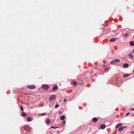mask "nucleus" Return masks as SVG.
I'll return each instance as SVG.
<instances>
[{"label":"nucleus","instance_id":"obj_31","mask_svg":"<svg viewBox=\"0 0 134 134\" xmlns=\"http://www.w3.org/2000/svg\"><path fill=\"white\" fill-rule=\"evenodd\" d=\"M131 116H134V114H131Z\"/></svg>","mask_w":134,"mask_h":134},{"label":"nucleus","instance_id":"obj_28","mask_svg":"<svg viewBox=\"0 0 134 134\" xmlns=\"http://www.w3.org/2000/svg\"><path fill=\"white\" fill-rule=\"evenodd\" d=\"M128 36V35L127 34H126L124 35V36L125 37H127Z\"/></svg>","mask_w":134,"mask_h":134},{"label":"nucleus","instance_id":"obj_27","mask_svg":"<svg viewBox=\"0 0 134 134\" xmlns=\"http://www.w3.org/2000/svg\"><path fill=\"white\" fill-rule=\"evenodd\" d=\"M20 108L22 111H23L24 109H23V108L22 106H20Z\"/></svg>","mask_w":134,"mask_h":134},{"label":"nucleus","instance_id":"obj_11","mask_svg":"<svg viewBox=\"0 0 134 134\" xmlns=\"http://www.w3.org/2000/svg\"><path fill=\"white\" fill-rule=\"evenodd\" d=\"M122 124L121 123H119L116 126V129L118 128L119 127L121 126Z\"/></svg>","mask_w":134,"mask_h":134},{"label":"nucleus","instance_id":"obj_18","mask_svg":"<svg viewBox=\"0 0 134 134\" xmlns=\"http://www.w3.org/2000/svg\"><path fill=\"white\" fill-rule=\"evenodd\" d=\"M116 39L115 38H113L110 40V41L111 42H113L115 41Z\"/></svg>","mask_w":134,"mask_h":134},{"label":"nucleus","instance_id":"obj_7","mask_svg":"<svg viewBox=\"0 0 134 134\" xmlns=\"http://www.w3.org/2000/svg\"><path fill=\"white\" fill-rule=\"evenodd\" d=\"M126 127L125 126H122L118 129V131L120 132L122 131Z\"/></svg>","mask_w":134,"mask_h":134},{"label":"nucleus","instance_id":"obj_21","mask_svg":"<svg viewBox=\"0 0 134 134\" xmlns=\"http://www.w3.org/2000/svg\"><path fill=\"white\" fill-rule=\"evenodd\" d=\"M129 65L127 63H125L123 65V67H128Z\"/></svg>","mask_w":134,"mask_h":134},{"label":"nucleus","instance_id":"obj_10","mask_svg":"<svg viewBox=\"0 0 134 134\" xmlns=\"http://www.w3.org/2000/svg\"><path fill=\"white\" fill-rule=\"evenodd\" d=\"M51 121L49 119H47L46 120L45 122L47 124H49L51 122Z\"/></svg>","mask_w":134,"mask_h":134},{"label":"nucleus","instance_id":"obj_6","mask_svg":"<svg viewBox=\"0 0 134 134\" xmlns=\"http://www.w3.org/2000/svg\"><path fill=\"white\" fill-rule=\"evenodd\" d=\"M27 87L31 89H34L36 88V86L34 85H28Z\"/></svg>","mask_w":134,"mask_h":134},{"label":"nucleus","instance_id":"obj_8","mask_svg":"<svg viewBox=\"0 0 134 134\" xmlns=\"http://www.w3.org/2000/svg\"><path fill=\"white\" fill-rule=\"evenodd\" d=\"M58 88V87L57 86H54L52 89V90L53 91H55L57 90Z\"/></svg>","mask_w":134,"mask_h":134},{"label":"nucleus","instance_id":"obj_34","mask_svg":"<svg viewBox=\"0 0 134 134\" xmlns=\"http://www.w3.org/2000/svg\"><path fill=\"white\" fill-rule=\"evenodd\" d=\"M131 110H132L134 111V108H132L131 109Z\"/></svg>","mask_w":134,"mask_h":134},{"label":"nucleus","instance_id":"obj_19","mask_svg":"<svg viewBox=\"0 0 134 134\" xmlns=\"http://www.w3.org/2000/svg\"><path fill=\"white\" fill-rule=\"evenodd\" d=\"M72 83L74 85V86H76L77 85V84L78 83L77 82L75 81H74L72 82Z\"/></svg>","mask_w":134,"mask_h":134},{"label":"nucleus","instance_id":"obj_2","mask_svg":"<svg viewBox=\"0 0 134 134\" xmlns=\"http://www.w3.org/2000/svg\"><path fill=\"white\" fill-rule=\"evenodd\" d=\"M24 129L27 131H29L30 130V128L28 125H25L24 126Z\"/></svg>","mask_w":134,"mask_h":134},{"label":"nucleus","instance_id":"obj_17","mask_svg":"<svg viewBox=\"0 0 134 134\" xmlns=\"http://www.w3.org/2000/svg\"><path fill=\"white\" fill-rule=\"evenodd\" d=\"M65 118V117L64 115H62L60 117V119L61 120H64Z\"/></svg>","mask_w":134,"mask_h":134},{"label":"nucleus","instance_id":"obj_25","mask_svg":"<svg viewBox=\"0 0 134 134\" xmlns=\"http://www.w3.org/2000/svg\"><path fill=\"white\" fill-rule=\"evenodd\" d=\"M46 113H41L40 114V115L41 116H44L46 115Z\"/></svg>","mask_w":134,"mask_h":134},{"label":"nucleus","instance_id":"obj_15","mask_svg":"<svg viewBox=\"0 0 134 134\" xmlns=\"http://www.w3.org/2000/svg\"><path fill=\"white\" fill-rule=\"evenodd\" d=\"M27 121L28 122H30L32 121L31 118L30 117L28 116L27 118Z\"/></svg>","mask_w":134,"mask_h":134},{"label":"nucleus","instance_id":"obj_22","mask_svg":"<svg viewBox=\"0 0 134 134\" xmlns=\"http://www.w3.org/2000/svg\"><path fill=\"white\" fill-rule=\"evenodd\" d=\"M108 68H105V69H104V70L105 72H107L109 71V70L110 69L109 68L108 69Z\"/></svg>","mask_w":134,"mask_h":134},{"label":"nucleus","instance_id":"obj_26","mask_svg":"<svg viewBox=\"0 0 134 134\" xmlns=\"http://www.w3.org/2000/svg\"><path fill=\"white\" fill-rule=\"evenodd\" d=\"M62 124H63V125H65V121H63L62 122Z\"/></svg>","mask_w":134,"mask_h":134},{"label":"nucleus","instance_id":"obj_29","mask_svg":"<svg viewBox=\"0 0 134 134\" xmlns=\"http://www.w3.org/2000/svg\"><path fill=\"white\" fill-rule=\"evenodd\" d=\"M130 114V113H127L126 114V116H127Z\"/></svg>","mask_w":134,"mask_h":134},{"label":"nucleus","instance_id":"obj_23","mask_svg":"<svg viewBox=\"0 0 134 134\" xmlns=\"http://www.w3.org/2000/svg\"><path fill=\"white\" fill-rule=\"evenodd\" d=\"M57 128H59V127L55 126H52L50 127V129L53 128L54 129H55Z\"/></svg>","mask_w":134,"mask_h":134},{"label":"nucleus","instance_id":"obj_4","mask_svg":"<svg viewBox=\"0 0 134 134\" xmlns=\"http://www.w3.org/2000/svg\"><path fill=\"white\" fill-rule=\"evenodd\" d=\"M77 83L79 85H81L83 83V82L82 79H80L78 81Z\"/></svg>","mask_w":134,"mask_h":134},{"label":"nucleus","instance_id":"obj_24","mask_svg":"<svg viewBox=\"0 0 134 134\" xmlns=\"http://www.w3.org/2000/svg\"><path fill=\"white\" fill-rule=\"evenodd\" d=\"M59 106V105L58 104L55 105V108H58Z\"/></svg>","mask_w":134,"mask_h":134},{"label":"nucleus","instance_id":"obj_32","mask_svg":"<svg viewBox=\"0 0 134 134\" xmlns=\"http://www.w3.org/2000/svg\"><path fill=\"white\" fill-rule=\"evenodd\" d=\"M62 113V112L61 111H60L58 112V114H61Z\"/></svg>","mask_w":134,"mask_h":134},{"label":"nucleus","instance_id":"obj_1","mask_svg":"<svg viewBox=\"0 0 134 134\" xmlns=\"http://www.w3.org/2000/svg\"><path fill=\"white\" fill-rule=\"evenodd\" d=\"M42 88L45 90H48L49 87V86L47 84H43L42 85Z\"/></svg>","mask_w":134,"mask_h":134},{"label":"nucleus","instance_id":"obj_13","mask_svg":"<svg viewBox=\"0 0 134 134\" xmlns=\"http://www.w3.org/2000/svg\"><path fill=\"white\" fill-rule=\"evenodd\" d=\"M98 120V119L97 118H94L92 119V121L94 122H96Z\"/></svg>","mask_w":134,"mask_h":134},{"label":"nucleus","instance_id":"obj_5","mask_svg":"<svg viewBox=\"0 0 134 134\" xmlns=\"http://www.w3.org/2000/svg\"><path fill=\"white\" fill-rule=\"evenodd\" d=\"M56 98V96L55 95H53L50 96L49 97V100L51 101L52 100Z\"/></svg>","mask_w":134,"mask_h":134},{"label":"nucleus","instance_id":"obj_14","mask_svg":"<svg viewBox=\"0 0 134 134\" xmlns=\"http://www.w3.org/2000/svg\"><path fill=\"white\" fill-rule=\"evenodd\" d=\"M26 114H27L26 113L24 112H22L21 114V116L23 117H24L26 116Z\"/></svg>","mask_w":134,"mask_h":134},{"label":"nucleus","instance_id":"obj_9","mask_svg":"<svg viewBox=\"0 0 134 134\" xmlns=\"http://www.w3.org/2000/svg\"><path fill=\"white\" fill-rule=\"evenodd\" d=\"M100 127L101 129H104L105 127V125L104 124H102L100 125Z\"/></svg>","mask_w":134,"mask_h":134},{"label":"nucleus","instance_id":"obj_35","mask_svg":"<svg viewBox=\"0 0 134 134\" xmlns=\"http://www.w3.org/2000/svg\"><path fill=\"white\" fill-rule=\"evenodd\" d=\"M105 25V26H107L108 25V24H106Z\"/></svg>","mask_w":134,"mask_h":134},{"label":"nucleus","instance_id":"obj_20","mask_svg":"<svg viewBox=\"0 0 134 134\" xmlns=\"http://www.w3.org/2000/svg\"><path fill=\"white\" fill-rule=\"evenodd\" d=\"M130 75V74H124L123 75V76L126 77H128Z\"/></svg>","mask_w":134,"mask_h":134},{"label":"nucleus","instance_id":"obj_3","mask_svg":"<svg viewBox=\"0 0 134 134\" xmlns=\"http://www.w3.org/2000/svg\"><path fill=\"white\" fill-rule=\"evenodd\" d=\"M120 62V60L119 59H115L114 60H112L110 62L111 64H113L114 63H116L119 62Z\"/></svg>","mask_w":134,"mask_h":134},{"label":"nucleus","instance_id":"obj_12","mask_svg":"<svg viewBox=\"0 0 134 134\" xmlns=\"http://www.w3.org/2000/svg\"><path fill=\"white\" fill-rule=\"evenodd\" d=\"M129 58H130L131 60H133V57L132 55L131 54H129Z\"/></svg>","mask_w":134,"mask_h":134},{"label":"nucleus","instance_id":"obj_30","mask_svg":"<svg viewBox=\"0 0 134 134\" xmlns=\"http://www.w3.org/2000/svg\"><path fill=\"white\" fill-rule=\"evenodd\" d=\"M66 99H65L63 100V102H66Z\"/></svg>","mask_w":134,"mask_h":134},{"label":"nucleus","instance_id":"obj_16","mask_svg":"<svg viewBox=\"0 0 134 134\" xmlns=\"http://www.w3.org/2000/svg\"><path fill=\"white\" fill-rule=\"evenodd\" d=\"M130 45L132 46H134V42L133 41H131L129 43Z\"/></svg>","mask_w":134,"mask_h":134},{"label":"nucleus","instance_id":"obj_33","mask_svg":"<svg viewBox=\"0 0 134 134\" xmlns=\"http://www.w3.org/2000/svg\"><path fill=\"white\" fill-rule=\"evenodd\" d=\"M102 66L103 67H104L105 66V65L104 64H103V65H102Z\"/></svg>","mask_w":134,"mask_h":134}]
</instances>
